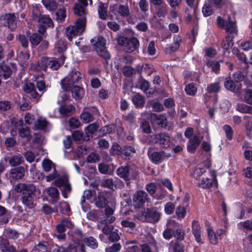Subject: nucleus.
<instances>
[{"label": "nucleus", "mask_w": 252, "mask_h": 252, "mask_svg": "<svg viewBox=\"0 0 252 252\" xmlns=\"http://www.w3.org/2000/svg\"><path fill=\"white\" fill-rule=\"evenodd\" d=\"M78 3H75L73 8L74 13L80 17L72 26L68 27L66 30V34L68 38L71 40L75 36L79 35L85 31L86 25V15L88 10L86 7L93 3L92 0H77Z\"/></svg>", "instance_id": "f257e3e1"}, {"label": "nucleus", "mask_w": 252, "mask_h": 252, "mask_svg": "<svg viewBox=\"0 0 252 252\" xmlns=\"http://www.w3.org/2000/svg\"><path fill=\"white\" fill-rule=\"evenodd\" d=\"M81 79V74L76 70H73L68 75L61 81L62 89L65 92H69L74 84Z\"/></svg>", "instance_id": "f03ea898"}, {"label": "nucleus", "mask_w": 252, "mask_h": 252, "mask_svg": "<svg viewBox=\"0 0 252 252\" xmlns=\"http://www.w3.org/2000/svg\"><path fill=\"white\" fill-rule=\"evenodd\" d=\"M117 43L123 47V49L127 53H131L138 49L139 42L135 37L128 38L125 36H120L117 39Z\"/></svg>", "instance_id": "7ed1b4c3"}, {"label": "nucleus", "mask_w": 252, "mask_h": 252, "mask_svg": "<svg viewBox=\"0 0 252 252\" xmlns=\"http://www.w3.org/2000/svg\"><path fill=\"white\" fill-rule=\"evenodd\" d=\"M137 218L141 221L156 223L160 220V214L156 208H147L137 215Z\"/></svg>", "instance_id": "20e7f679"}, {"label": "nucleus", "mask_w": 252, "mask_h": 252, "mask_svg": "<svg viewBox=\"0 0 252 252\" xmlns=\"http://www.w3.org/2000/svg\"><path fill=\"white\" fill-rule=\"evenodd\" d=\"M41 193L39 189L36 188L35 186V191L32 192L27 191L23 192L21 198L23 204L29 208H32L35 204L34 203L33 198L36 195H40Z\"/></svg>", "instance_id": "39448f33"}, {"label": "nucleus", "mask_w": 252, "mask_h": 252, "mask_svg": "<svg viewBox=\"0 0 252 252\" xmlns=\"http://www.w3.org/2000/svg\"><path fill=\"white\" fill-rule=\"evenodd\" d=\"M154 143H158L162 148H167L170 145V137L166 133H157L151 136Z\"/></svg>", "instance_id": "423d86ee"}, {"label": "nucleus", "mask_w": 252, "mask_h": 252, "mask_svg": "<svg viewBox=\"0 0 252 252\" xmlns=\"http://www.w3.org/2000/svg\"><path fill=\"white\" fill-rule=\"evenodd\" d=\"M23 90L29 94L30 97L34 99L36 102H38L42 95L41 93L36 91L34 85L32 83H26L24 86Z\"/></svg>", "instance_id": "0eeeda50"}, {"label": "nucleus", "mask_w": 252, "mask_h": 252, "mask_svg": "<svg viewBox=\"0 0 252 252\" xmlns=\"http://www.w3.org/2000/svg\"><path fill=\"white\" fill-rule=\"evenodd\" d=\"M148 199L147 193L143 190L136 191L133 196V201L138 207H142Z\"/></svg>", "instance_id": "6e6552de"}, {"label": "nucleus", "mask_w": 252, "mask_h": 252, "mask_svg": "<svg viewBox=\"0 0 252 252\" xmlns=\"http://www.w3.org/2000/svg\"><path fill=\"white\" fill-rule=\"evenodd\" d=\"M202 139V137H200L197 134H194L192 138L189 139L187 147L188 151L190 153H193L200 144Z\"/></svg>", "instance_id": "1a4fd4ad"}, {"label": "nucleus", "mask_w": 252, "mask_h": 252, "mask_svg": "<svg viewBox=\"0 0 252 252\" xmlns=\"http://www.w3.org/2000/svg\"><path fill=\"white\" fill-rule=\"evenodd\" d=\"M3 20L5 22L4 24L7 25L11 30H14L17 28V18L16 17L15 14H6L3 16Z\"/></svg>", "instance_id": "9d476101"}, {"label": "nucleus", "mask_w": 252, "mask_h": 252, "mask_svg": "<svg viewBox=\"0 0 252 252\" xmlns=\"http://www.w3.org/2000/svg\"><path fill=\"white\" fill-rule=\"evenodd\" d=\"M28 166H20L12 168L10 170V175L13 179L19 180L23 178L25 176V171L28 168Z\"/></svg>", "instance_id": "9b49d317"}, {"label": "nucleus", "mask_w": 252, "mask_h": 252, "mask_svg": "<svg viewBox=\"0 0 252 252\" xmlns=\"http://www.w3.org/2000/svg\"><path fill=\"white\" fill-rule=\"evenodd\" d=\"M171 156L170 154H166L164 152H154L151 154V159L156 164L161 162L164 159Z\"/></svg>", "instance_id": "f8f14e48"}, {"label": "nucleus", "mask_w": 252, "mask_h": 252, "mask_svg": "<svg viewBox=\"0 0 252 252\" xmlns=\"http://www.w3.org/2000/svg\"><path fill=\"white\" fill-rule=\"evenodd\" d=\"M151 121L156 123L157 125L162 127H165L167 126V120L165 116L162 114L157 115L152 114L151 115Z\"/></svg>", "instance_id": "ddd939ff"}, {"label": "nucleus", "mask_w": 252, "mask_h": 252, "mask_svg": "<svg viewBox=\"0 0 252 252\" xmlns=\"http://www.w3.org/2000/svg\"><path fill=\"white\" fill-rule=\"evenodd\" d=\"M192 233L197 243H202L201 241V227L200 224L197 221L193 220L192 222Z\"/></svg>", "instance_id": "4468645a"}, {"label": "nucleus", "mask_w": 252, "mask_h": 252, "mask_svg": "<svg viewBox=\"0 0 252 252\" xmlns=\"http://www.w3.org/2000/svg\"><path fill=\"white\" fill-rule=\"evenodd\" d=\"M14 190L17 192L35 191V186L32 184L19 183L14 187Z\"/></svg>", "instance_id": "2eb2a0df"}, {"label": "nucleus", "mask_w": 252, "mask_h": 252, "mask_svg": "<svg viewBox=\"0 0 252 252\" xmlns=\"http://www.w3.org/2000/svg\"><path fill=\"white\" fill-rule=\"evenodd\" d=\"M65 58V56L63 54L59 60L55 58L49 59L48 67L52 70H58L60 67L61 64L63 63Z\"/></svg>", "instance_id": "dca6fc26"}, {"label": "nucleus", "mask_w": 252, "mask_h": 252, "mask_svg": "<svg viewBox=\"0 0 252 252\" xmlns=\"http://www.w3.org/2000/svg\"><path fill=\"white\" fill-rule=\"evenodd\" d=\"M130 168L129 166H122L119 167L116 171L117 174L120 178L128 181L129 180Z\"/></svg>", "instance_id": "f3484780"}, {"label": "nucleus", "mask_w": 252, "mask_h": 252, "mask_svg": "<svg viewBox=\"0 0 252 252\" xmlns=\"http://www.w3.org/2000/svg\"><path fill=\"white\" fill-rule=\"evenodd\" d=\"M182 38L179 35L174 36V41L172 45H168L165 48V52L166 54H170L173 52L177 50L180 46Z\"/></svg>", "instance_id": "a211bd4d"}, {"label": "nucleus", "mask_w": 252, "mask_h": 252, "mask_svg": "<svg viewBox=\"0 0 252 252\" xmlns=\"http://www.w3.org/2000/svg\"><path fill=\"white\" fill-rule=\"evenodd\" d=\"M0 249L2 252H15V247L10 246L8 241L2 237H0Z\"/></svg>", "instance_id": "6ab92c4d"}, {"label": "nucleus", "mask_w": 252, "mask_h": 252, "mask_svg": "<svg viewBox=\"0 0 252 252\" xmlns=\"http://www.w3.org/2000/svg\"><path fill=\"white\" fill-rule=\"evenodd\" d=\"M75 108L71 104H64L59 108L60 113L63 116H69L75 111Z\"/></svg>", "instance_id": "aec40b11"}, {"label": "nucleus", "mask_w": 252, "mask_h": 252, "mask_svg": "<svg viewBox=\"0 0 252 252\" xmlns=\"http://www.w3.org/2000/svg\"><path fill=\"white\" fill-rule=\"evenodd\" d=\"M70 91H71L72 97L76 100L81 99L84 95V90L78 86H73Z\"/></svg>", "instance_id": "412c9836"}, {"label": "nucleus", "mask_w": 252, "mask_h": 252, "mask_svg": "<svg viewBox=\"0 0 252 252\" xmlns=\"http://www.w3.org/2000/svg\"><path fill=\"white\" fill-rule=\"evenodd\" d=\"M12 73L10 66L4 62L0 63V76L5 79L10 77Z\"/></svg>", "instance_id": "4be33fe9"}, {"label": "nucleus", "mask_w": 252, "mask_h": 252, "mask_svg": "<svg viewBox=\"0 0 252 252\" xmlns=\"http://www.w3.org/2000/svg\"><path fill=\"white\" fill-rule=\"evenodd\" d=\"M8 161L9 165L12 167L18 166L24 162L22 156L19 154L9 158Z\"/></svg>", "instance_id": "5701e85b"}, {"label": "nucleus", "mask_w": 252, "mask_h": 252, "mask_svg": "<svg viewBox=\"0 0 252 252\" xmlns=\"http://www.w3.org/2000/svg\"><path fill=\"white\" fill-rule=\"evenodd\" d=\"M94 202L98 208H104L108 203L107 199L102 193H98L94 198Z\"/></svg>", "instance_id": "b1692460"}, {"label": "nucleus", "mask_w": 252, "mask_h": 252, "mask_svg": "<svg viewBox=\"0 0 252 252\" xmlns=\"http://www.w3.org/2000/svg\"><path fill=\"white\" fill-rule=\"evenodd\" d=\"M225 31L227 33L229 34L237 32V27L234 21L231 20L230 17L226 21V25L225 26Z\"/></svg>", "instance_id": "393cba45"}, {"label": "nucleus", "mask_w": 252, "mask_h": 252, "mask_svg": "<svg viewBox=\"0 0 252 252\" xmlns=\"http://www.w3.org/2000/svg\"><path fill=\"white\" fill-rule=\"evenodd\" d=\"M66 49L67 44L63 40L60 39L55 42L54 47L55 52L63 54Z\"/></svg>", "instance_id": "a878e982"}, {"label": "nucleus", "mask_w": 252, "mask_h": 252, "mask_svg": "<svg viewBox=\"0 0 252 252\" xmlns=\"http://www.w3.org/2000/svg\"><path fill=\"white\" fill-rule=\"evenodd\" d=\"M107 7L108 5L107 4L102 2L99 3L98 8V13L99 17L102 20H106L108 17Z\"/></svg>", "instance_id": "bb28decb"}, {"label": "nucleus", "mask_w": 252, "mask_h": 252, "mask_svg": "<svg viewBox=\"0 0 252 252\" xmlns=\"http://www.w3.org/2000/svg\"><path fill=\"white\" fill-rule=\"evenodd\" d=\"M132 102L136 107L142 108L145 103L144 97L137 93L135 94L132 98Z\"/></svg>", "instance_id": "cd10ccee"}, {"label": "nucleus", "mask_w": 252, "mask_h": 252, "mask_svg": "<svg viewBox=\"0 0 252 252\" xmlns=\"http://www.w3.org/2000/svg\"><path fill=\"white\" fill-rule=\"evenodd\" d=\"M41 25H45L47 27H53L54 24L52 19L49 15H42L37 21Z\"/></svg>", "instance_id": "c85d7f7f"}, {"label": "nucleus", "mask_w": 252, "mask_h": 252, "mask_svg": "<svg viewBox=\"0 0 252 252\" xmlns=\"http://www.w3.org/2000/svg\"><path fill=\"white\" fill-rule=\"evenodd\" d=\"M208 239L210 242L213 245H217L218 243L219 237L214 231L212 227H208L207 229Z\"/></svg>", "instance_id": "c756f323"}, {"label": "nucleus", "mask_w": 252, "mask_h": 252, "mask_svg": "<svg viewBox=\"0 0 252 252\" xmlns=\"http://www.w3.org/2000/svg\"><path fill=\"white\" fill-rule=\"evenodd\" d=\"M117 13L123 17H127L130 14L129 9L127 5H118Z\"/></svg>", "instance_id": "7c9ffc66"}, {"label": "nucleus", "mask_w": 252, "mask_h": 252, "mask_svg": "<svg viewBox=\"0 0 252 252\" xmlns=\"http://www.w3.org/2000/svg\"><path fill=\"white\" fill-rule=\"evenodd\" d=\"M48 124L46 120L42 118L38 119L34 122V127L37 130H43L45 129Z\"/></svg>", "instance_id": "2f4dec72"}, {"label": "nucleus", "mask_w": 252, "mask_h": 252, "mask_svg": "<svg viewBox=\"0 0 252 252\" xmlns=\"http://www.w3.org/2000/svg\"><path fill=\"white\" fill-rule=\"evenodd\" d=\"M48 194L54 199V201H57L59 197L60 193L58 190L55 187H49L46 189Z\"/></svg>", "instance_id": "473e14b6"}, {"label": "nucleus", "mask_w": 252, "mask_h": 252, "mask_svg": "<svg viewBox=\"0 0 252 252\" xmlns=\"http://www.w3.org/2000/svg\"><path fill=\"white\" fill-rule=\"evenodd\" d=\"M83 242L87 246L93 249H95L98 247V243L96 240L93 237H89L84 238Z\"/></svg>", "instance_id": "72a5a7b5"}, {"label": "nucleus", "mask_w": 252, "mask_h": 252, "mask_svg": "<svg viewBox=\"0 0 252 252\" xmlns=\"http://www.w3.org/2000/svg\"><path fill=\"white\" fill-rule=\"evenodd\" d=\"M206 172V169L203 165H198L193 169L192 172V176L194 178H198Z\"/></svg>", "instance_id": "f704fd0d"}, {"label": "nucleus", "mask_w": 252, "mask_h": 252, "mask_svg": "<svg viewBox=\"0 0 252 252\" xmlns=\"http://www.w3.org/2000/svg\"><path fill=\"white\" fill-rule=\"evenodd\" d=\"M12 103L7 100L0 101V112H6L11 109Z\"/></svg>", "instance_id": "c9c22d12"}, {"label": "nucleus", "mask_w": 252, "mask_h": 252, "mask_svg": "<svg viewBox=\"0 0 252 252\" xmlns=\"http://www.w3.org/2000/svg\"><path fill=\"white\" fill-rule=\"evenodd\" d=\"M167 7L165 3L158 6L156 9V15L159 18L164 17L167 13Z\"/></svg>", "instance_id": "e433bc0d"}, {"label": "nucleus", "mask_w": 252, "mask_h": 252, "mask_svg": "<svg viewBox=\"0 0 252 252\" xmlns=\"http://www.w3.org/2000/svg\"><path fill=\"white\" fill-rule=\"evenodd\" d=\"M42 15L41 14L39 6L37 4L32 5V20L35 21H37L38 19H39L40 16Z\"/></svg>", "instance_id": "4c0bfd02"}, {"label": "nucleus", "mask_w": 252, "mask_h": 252, "mask_svg": "<svg viewBox=\"0 0 252 252\" xmlns=\"http://www.w3.org/2000/svg\"><path fill=\"white\" fill-rule=\"evenodd\" d=\"M121 224L123 227L129 228L131 230V233H134L137 231L136 224L133 221L125 220L121 221Z\"/></svg>", "instance_id": "58836bf2"}, {"label": "nucleus", "mask_w": 252, "mask_h": 252, "mask_svg": "<svg viewBox=\"0 0 252 252\" xmlns=\"http://www.w3.org/2000/svg\"><path fill=\"white\" fill-rule=\"evenodd\" d=\"M42 2L45 8L49 11H54L57 8L58 3L54 0H47Z\"/></svg>", "instance_id": "ea45409f"}, {"label": "nucleus", "mask_w": 252, "mask_h": 252, "mask_svg": "<svg viewBox=\"0 0 252 252\" xmlns=\"http://www.w3.org/2000/svg\"><path fill=\"white\" fill-rule=\"evenodd\" d=\"M244 101L250 104H252V86L247 87L244 90Z\"/></svg>", "instance_id": "a19ab883"}, {"label": "nucleus", "mask_w": 252, "mask_h": 252, "mask_svg": "<svg viewBox=\"0 0 252 252\" xmlns=\"http://www.w3.org/2000/svg\"><path fill=\"white\" fill-rule=\"evenodd\" d=\"M80 119L84 123H88L94 120V116L90 112L84 110L80 115Z\"/></svg>", "instance_id": "79ce46f5"}, {"label": "nucleus", "mask_w": 252, "mask_h": 252, "mask_svg": "<svg viewBox=\"0 0 252 252\" xmlns=\"http://www.w3.org/2000/svg\"><path fill=\"white\" fill-rule=\"evenodd\" d=\"M41 40V36L37 33H32L30 36V41L32 45L33 46H36L38 45Z\"/></svg>", "instance_id": "37998d69"}, {"label": "nucleus", "mask_w": 252, "mask_h": 252, "mask_svg": "<svg viewBox=\"0 0 252 252\" xmlns=\"http://www.w3.org/2000/svg\"><path fill=\"white\" fill-rule=\"evenodd\" d=\"M135 244V241H127L126 242V245H128L126 248L127 252H140V249L139 246Z\"/></svg>", "instance_id": "c03bdc74"}, {"label": "nucleus", "mask_w": 252, "mask_h": 252, "mask_svg": "<svg viewBox=\"0 0 252 252\" xmlns=\"http://www.w3.org/2000/svg\"><path fill=\"white\" fill-rule=\"evenodd\" d=\"M238 228L243 230H252V220H247L240 222L238 224Z\"/></svg>", "instance_id": "a18cd8bd"}, {"label": "nucleus", "mask_w": 252, "mask_h": 252, "mask_svg": "<svg viewBox=\"0 0 252 252\" xmlns=\"http://www.w3.org/2000/svg\"><path fill=\"white\" fill-rule=\"evenodd\" d=\"M4 234L7 238L12 239H16L19 237L18 232L14 229L7 228L5 229Z\"/></svg>", "instance_id": "49530a36"}, {"label": "nucleus", "mask_w": 252, "mask_h": 252, "mask_svg": "<svg viewBox=\"0 0 252 252\" xmlns=\"http://www.w3.org/2000/svg\"><path fill=\"white\" fill-rule=\"evenodd\" d=\"M150 104L155 111L159 112L162 111L164 110L162 104L157 99H154L150 101Z\"/></svg>", "instance_id": "de8ad7c7"}, {"label": "nucleus", "mask_w": 252, "mask_h": 252, "mask_svg": "<svg viewBox=\"0 0 252 252\" xmlns=\"http://www.w3.org/2000/svg\"><path fill=\"white\" fill-rule=\"evenodd\" d=\"M220 62H222V61L216 62L208 61L206 63V65L208 67H211L212 71L217 73L220 69Z\"/></svg>", "instance_id": "09e8293b"}, {"label": "nucleus", "mask_w": 252, "mask_h": 252, "mask_svg": "<svg viewBox=\"0 0 252 252\" xmlns=\"http://www.w3.org/2000/svg\"><path fill=\"white\" fill-rule=\"evenodd\" d=\"M220 87L219 83H211L208 85L207 91L208 93H216L220 91Z\"/></svg>", "instance_id": "8fccbe9b"}, {"label": "nucleus", "mask_w": 252, "mask_h": 252, "mask_svg": "<svg viewBox=\"0 0 252 252\" xmlns=\"http://www.w3.org/2000/svg\"><path fill=\"white\" fill-rule=\"evenodd\" d=\"M59 207L60 212L63 214H68L71 211L70 206L66 202H61L60 203Z\"/></svg>", "instance_id": "3c124183"}, {"label": "nucleus", "mask_w": 252, "mask_h": 252, "mask_svg": "<svg viewBox=\"0 0 252 252\" xmlns=\"http://www.w3.org/2000/svg\"><path fill=\"white\" fill-rule=\"evenodd\" d=\"M225 88L231 92H234L235 89V83L231 80L230 77L226 78L224 82Z\"/></svg>", "instance_id": "603ef678"}, {"label": "nucleus", "mask_w": 252, "mask_h": 252, "mask_svg": "<svg viewBox=\"0 0 252 252\" xmlns=\"http://www.w3.org/2000/svg\"><path fill=\"white\" fill-rule=\"evenodd\" d=\"M185 90L187 94L190 95H194L197 92V88L192 83L186 85Z\"/></svg>", "instance_id": "864d4df0"}, {"label": "nucleus", "mask_w": 252, "mask_h": 252, "mask_svg": "<svg viewBox=\"0 0 252 252\" xmlns=\"http://www.w3.org/2000/svg\"><path fill=\"white\" fill-rule=\"evenodd\" d=\"M99 160V155L95 152H92L87 157V161L89 163H95Z\"/></svg>", "instance_id": "5fc2aeb1"}, {"label": "nucleus", "mask_w": 252, "mask_h": 252, "mask_svg": "<svg viewBox=\"0 0 252 252\" xmlns=\"http://www.w3.org/2000/svg\"><path fill=\"white\" fill-rule=\"evenodd\" d=\"M135 153V149L131 146H124L122 148V155L125 157H128L131 153Z\"/></svg>", "instance_id": "6e6d98bb"}, {"label": "nucleus", "mask_w": 252, "mask_h": 252, "mask_svg": "<svg viewBox=\"0 0 252 252\" xmlns=\"http://www.w3.org/2000/svg\"><path fill=\"white\" fill-rule=\"evenodd\" d=\"M123 147L118 144L113 145L110 150V154L113 156H119L122 155Z\"/></svg>", "instance_id": "4d7b16f0"}, {"label": "nucleus", "mask_w": 252, "mask_h": 252, "mask_svg": "<svg viewBox=\"0 0 252 252\" xmlns=\"http://www.w3.org/2000/svg\"><path fill=\"white\" fill-rule=\"evenodd\" d=\"M223 129L225 132L226 137L229 140L232 139L234 135V131L232 128L229 125H224Z\"/></svg>", "instance_id": "13d9d810"}, {"label": "nucleus", "mask_w": 252, "mask_h": 252, "mask_svg": "<svg viewBox=\"0 0 252 252\" xmlns=\"http://www.w3.org/2000/svg\"><path fill=\"white\" fill-rule=\"evenodd\" d=\"M185 232L182 229L179 228H177L175 231H174V234L173 236L176 238V241H183L185 237Z\"/></svg>", "instance_id": "bf43d9fd"}, {"label": "nucleus", "mask_w": 252, "mask_h": 252, "mask_svg": "<svg viewBox=\"0 0 252 252\" xmlns=\"http://www.w3.org/2000/svg\"><path fill=\"white\" fill-rule=\"evenodd\" d=\"M172 249L173 252H184V246L181 242L176 241L172 247Z\"/></svg>", "instance_id": "052dcab7"}, {"label": "nucleus", "mask_w": 252, "mask_h": 252, "mask_svg": "<svg viewBox=\"0 0 252 252\" xmlns=\"http://www.w3.org/2000/svg\"><path fill=\"white\" fill-rule=\"evenodd\" d=\"M232 46V43L229 36L225 37L221 44V48L225 50H228Z\"/></svg>", "instance_id": "680f3d73"}, {"label": "nucleus", "mask_w": 252, "mask_h": 252, "mask_svg": "<svg viewBox=\"0 0 252 252\" xmlns=\"http://www.w3.org/2000/svg\"><path fill=\"white\" fill-rule=\"evenodd\" d=\"M19 135L21 138H28L31 136V131L28 127H22L19 129Z\"/></svg>", "instance_id": "e2e57ef3"}, {"label": "nucleus", "mask_w": 252, "mask_h": 252, "mask_svg": "<svg viewBox=\"0 0 252 252\" xmlns=\"http://www.w3.org/2000/svg\"><path fill=\"white\" fill-rule=\"evenodd\" d=\"M42 166L45 171L49 172L54 167L53 163L49 159H44L42 161Z\"/></svg>", "instance_id": "0e129e2a"}, {"label": "nucleus", "mask_w": 252, "mask_h": 252, "mask_svg": "<svg viewBox=\"0 0 252 252\" xmlns=\"http://www.w3.org/2000/svg\"><path fill=\"white\" fill-rule=\"evenodd\" d=\"M98 55L106 59L110 58V55L105 47H100V48H96V50Z\"/></svg>", "instance_id": "69168bd1"}, {"label": "nucleus", "mask_w": 252, "mask_h": 252, "mask_svg": "<svg viewBox=\"0 0 252 252\" xmlns=\"http://www.w3.org/2000/svg\"><path fill=\"white\" fill-rule=\"evenodd\" d=\"M140 127L142 131L146 133H150L151 132V128L150 124L146 120H144L141 123Z\"/></svg>", "instance_id": "338daca9"}, {"label": "nucleus", "mask_w": 252, "mask_h": 252, "mask_svg": "<svg viewBox=\"0 0 252 252\" xmlns=\"http://www.w3.org/2000/svg\"><path fill=\"white\" fill-rule=\"evenodd\" d=\"M186 210L184 207L179 206L176 210V214L178 219H183L186 215Z\"/></svg>", "instance_id": "774afa93"}]
</instances>
